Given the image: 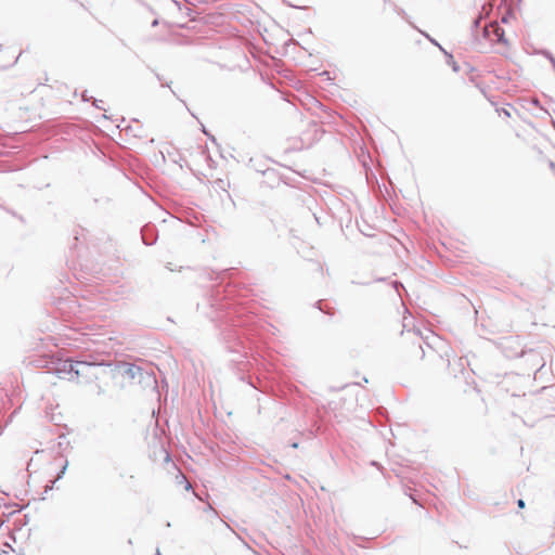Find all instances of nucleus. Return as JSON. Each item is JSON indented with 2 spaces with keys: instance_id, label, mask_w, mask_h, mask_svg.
<instances>
[{
  "instance_id": "ddd939ff",
  "label": "nucleus",
  "mask_w": 555,
  "mask_h": 555,
  "mask_svg": "<svg viewBox=\"0 0 555 555\" xmlns=\"http://www.w3.org/2000/svg\"><path fill=\"white\" fill-rule=\"evenodd\" d=\"M315 306H317V308H318L320 311H322V312H324V313H326V314H328V315H333V314H334V310H333V309H325V308L323 307V301H322V300L317 301Z\"/></svg>"
},
{
  "instance_id": "412c9836",
  "label": "nucleus",
  "mask_w": 555,
  "mask_h": 555,
  "mask_svg": "<svg viewBox=\"0 0 555 555\" xmlns=\"http://www.w3.org/2000/svg\"><path fill=\"white\" fill-rule=\"evenodd\" d=\"M158 25V20L155 18L153 22H152V27H156Z\"/></svg>"
},
{
  "instance_id": "0eeeda50",
  "label": "nucleus",
  "mask_w": 555,
  "mask_h": 555,
  "mask_svg": "<svg viewBox=\"0 0 555 555\" xmlns=\"http://www.w3.org/2000/svg\"><path fill=\"white\" fill-rule=\"evenodd\" d=\"M78 366V359H67L63 361L57 367V373H62L68 376V379L76 378V371Z\"/></svg>"
},
{
  "instance_id": "a878e982",
  "label": "nucleus",
  "mask_w": 555,
  "mask_h": 555,
  "mask_svg": "<svg viewBox=\"0 0 555 555\" xmlns=\"http://www.w3.org/2000/svg\"><path fill=\"white\" fill-rule=\"evenodd\" d=\"M420 349L422 350V357L425 354V351L423 350L422 346H420Z\"/></svg>"
},
{
  "instance_id": "f3484780",
  "label": "nucleus",
  "mask_w": 555,
  "mask_h": 555,
  "mask_svg": "<svg viewBox=\"0 0 555 555\" xmlns=\"http://www.w3.org/2000/svg\"><path fill=\"white\" fill-rule=\"evenodd\" d=\"M81 98H82V101H85V102H88V101H90V99H91V98H89V96L87 95V91H83V92H82Z\"/></svg>"
},
{
  "instance_id": "dca6fc26",
  "label": "nucleus",
  "mask_w": 555,
  "mask_h": 555,
  "mask_svg": "<svg viewBox=\"0 0 555 555\" xmlns=\"http://www.w3.org/2000/svg\"><path fill=\"white\" fill-rule=\"evenodd\" d=\"M96 393L98 395L104 393V388L101 385H96Z\"/></svg>"
},
{
  "instance_id": "5701e85b",
  "label": "nucleus",
  "mask_w": 555,
  "mask_h": 555,
  "mask_svg": "<svg viewBox=\"0 0 555 555\" xmlns=\"http://www.w3.org/2000/svg\"><path fill=\"white\" fill-rule=\"evenodd\" d=\"M155 76H156L157 80L162 81V76L159 74L155 73Z\"/></svg>"
},
{
  "instance_id": "f257e3e1",
  "label": "nucleus",
  "mask_w": 555,
  "mask_h": 555,
  "mask_svg": "<svg viewBox=\"0 0 555 555\" xmlns=\"http://www.w3.org/2000/svg\"><path fill=\"white\" fill-rule=\"evenodd\" d=\"M243 292H247V289H238V286L233 283L223 285L222 280L212 285L207 295L197 304V310L218 324L227 349L238 354V358L232 359L234 362H241V358L247 357L249 338L247 334H242L241 330L248 331L256 320V315L248 310L245 302L235 299L236 295L240 298L245 297Z\"/></svg>"
},
{
  "instance_id": "c756f323",
  "label": "nucleus",
  "mask_w": 555,
  "mask_h": 555,
  "mask_svg": "<svg viewBox=\"0 0 555 555\" xmlns=\"http://www.w3.org/2000/svg\"><path fill=\"white\" fill-rule=\"evenodd\" d=\"M156 555H160L159 548L156 550Z\"/></svg>"
},
{
  "instance_id": "f8f14e48",
  "label": "nucleus",
  "mask_w": 555,
  "mask_h": 555,
  "mask_svg": "<svg viewBox=\"0 0 555 555\" xmlns=\"http://www.w3.org/2000/svg\"><path fill=\"white\" fill-rule=\"evenodd\" d=\"M540 53L551 62V65H552V67L554 69V72H555V57H554V55L548 50H542Z\"/></svg>"
},
{
  "instance_id": "f03ea898",
  "label": "nucleus",
  "mask_w": 555,
  "mask_h": 555,
  "mask_svg": "<svg viewBox=\"0 0 555 555\" xmlns=\"http://www.w3.org/2000/svg\"><path fill=\"white\" fill-rule=\"evenodd\" d=\"M96 371H98V358L88 354L78 358V366L76 371V378H83L86 382L90 383L92 380H96Z\"/></svg>"
},
{
  "instance_id": "1a4fd4ad",
  "label": "nucleus",
  "mask_w": 555,
  "mask_h": 555,
  "mask_svg": "<svg viewBox=\"0 0 555 555\" xmlns=\"http://www.w3.org/2000/svg\"><path fill=\"white\" fill-rule=\"evenodd\" d=\"M67 461H65V463L61 466V469L60 472L56 474V478L54 480H51L49 483H47V486L44 487V491H43V494L48 493L49 491H51L53 488H54V485L57 480H60L65 472H66V468H67Z\"/></svg>"
},
{
  "instance_id": "39448f33",
  "label": "nucleus",
  "mask_w": 555,
  "mask_h": 555,
  "mask_svg": "<svg viewBox=\"0 0 555 555\" xmlns=\"http://www.w3.org/2000/svg\"><path fill=\"white\" fill-rule=\"evenodd\" d=\"M492 34L496 38L498 42L506 43L503 28L495 22L482 28V36L485 39H491Z\"/></svg>"
},
{
  "instance_id": "7ed1b4c3",
  "label": "nucleus",
  "mask_w": 555,
  "mask_h": 555,
  "mask_svg": "<svg viewBox=\"0 0 555 555\" xmlns=\"http://www.w3.org/2000/svg\"><path fill=\"white\" fill-rule=\"evenodd\" d=\"M142 375L141 366L128 362H117V377L122 376L130 380L139 378V382H141Z\"/></svg>"
},
{
  "instance_id": "b1692460",
  "label": "nucleus",
  "mask_w": 555,
  "mask_h": 555,
  "mask_svg": "<svg viewBox=\"0 0 555 555\" xmlns=\"http://www.w3.org/2000/svg\"><path fill=\"white\" fill-rule=\"evenodd\" d=\"M98 102H99V101H98V99H94V103H93V104H94V106H96L98 108H101V107L98 105Z\"/></svg>"
},
{
  "instance_id": "6ab92c4d",
  "label": "nucleus",
  "mask_w": 555,
  "mask_h": 555,
  "mask_svg": "<svg viewBox=\"0 0 555 555\" xmlns=\"http://www.w3.org/2000/svg\"><path fill=\"white\" fill-rule=\"evenodd\" d=\"M202 132L205 134V135H209V132L208 130L205 128L204 125H202Z\"/></svg>"
},
{
  "instance_id": "aec40b11",
  "label": "nucleus",
  "mask_w": 555,
  "mask_h": 555,
  "mask_svg": "<svg viewBox=\"0 0 555 555\" xmlns=\"http://www.w3.org/2000/svg\"><path fill=\"white\" fill-rule=\"evenodd\" d=\"M207 138H208L211 142L216 143V138H215L210 132H209V135H207Z\"/></svg>"
},
{
  "instance_id": "6e6552de",
  "label": "nucleus",
  "mask_w": 555,
  "mask_h": 555,
  "mask_svg": "<svg viewBox=\"0 0 555 555\" xmlns=\"http://www.w3.org/2000/svg\"><path fill=\"white\" fill-rule=\"evenodd\" d=\"M385 3H388L392 10L399 15L401 16L412 28H416V25L410 20V16L406 14V12L398 7L396 3L389 1V0H384Z\"/></svg>"
},
{
  "instance_id": "4468645a",
  "label": "nucleus",
  "mask_w": 555,
  "mask_h": 555,
  "mask_svg": "<svg viewBox=\"0 0 555 555\" xmlns=\"http://www.w3.org/2000/svg\"><path fill=\"white\" fill-rule=\"evenodd\" d=\"M481 20H482V17L479 16L473 21L472 31L475 37H477V34H475V31L480 27Z\"/></svg>"
},
{
  "instance_id": "9b49d317",
  "label": "nucleus",
  "mask_w": 555,
  "mask_h": 555,
  "mask_svg": "<svg viewBox=\"0 0 555 555\" xmlns=\"http://www.w3.org/2000/svg\"><path fill=\"white\" fill-rule=\"evenodd\" d=\"M417 31H420L431 44L438 47V49L440 51H442L444 48L435 39L433 38L429 34H427L426 31L424 30H421L417 26L415 28Z\"/></svg>"
},
{
  "instance_id": "9d476101",
  "label": "nucleus",
  "mask_w": 555,
  "mask_h": 555,
  "mask_svg": "<svg viewBox=\"0 0 555 555\" xmlns=\"http://www.w3.org/2000/svg\"><path fill=\"white\" fill-rule=\"evenodd\" d=\"M444 56H446V62L448 65H450L452 67V69L455 72V73H459L460 72V66L457 65V63L454 61V57L451 53H449L446 49H443L441 51Z\"/></svg>"
},
{
  "instance_id": "a211bd4d",
  "label": "nucleus",
  "mask_w": 555,
  "mask_h": 555,
  "mask_svg": "<svg viewBox=\"0 0 555 555\" xmlns=\"http://www.w3.org/2000/svg\"><path fill=\"white\" fill-rule=\"evenodd\" d=\"M517 506H518L519 508H524V507H525V501H524L522 499H519V500L517 501Z\"/></svg>"
},
{
  "instance_id": "2eb2a0df",
  "label": "nucleus",
  "mask_w": 555,
  "mask_h": 555,
  "mask_svg": "<svg viewBox=\"0 0 555 555\" xmlns=\"http://www.w3.org/2000/svg\"><path fill=\"white\" fill-rule=\"evenodd\" d=\"M512 15H513V13H512V12H507V13H505V14L502 16V18H501V22H502L503 24L508 23L509 17H511Z\"/></svg>"
},
{
  "instance_id": "20e7f679",
  "label": "nucleus",
  "mask_w": 555,
  "mask_h": 555,
  "mask_svg": "<svg viewBox=\"0 0 555 555\" xmlns=\"http://www.w3.org/2000/svg\"><path fill=\"white\" fill-rule=\"evenodd\" d=\"M117 378V362H105L98 359L96 379L101 378Z\"/></svg>"
},
{
  "instance_id": "4be33fe9",
  "label": "nucleus",
  "mask_w": 555,
  "mask_h": 555,
  "mask_svg": "<svg viewBox=\"0 0 555 555\" xmlns=\"http://www.w3.org/2000/svg\"><path fill=\"white\" fill-rule=\"evenodd\" d=\"M298 446H299V444H298V442H293V443H292V448H294V449H297V448H298Z\"/></svg>"
},
{
  "instance_id": "393cba45",
  "label": "nucleus",
  "mask_w": 555,
  "mask_h": 555,
  "mask_svg": "<svg viewBox=\"0 0 555 555\" xmlns=\"http://www.w3.org/2000/svg\"><path fill=\"white\" fill-rule=\"evenodd\" d=\"M552 169H555V164L553 162L550 163Z\"/></svg>"
},
{
  "instance_id": "423d86ee",
  "label": "nucleus",
  "mask_w": 555,
  "mask_h": 555,
  "mask_svg": "<svg viewBox=\"0 0 555 555\" xmlns=\"http://www.w3.org/2000/svg\"><path fill=\"white\" fill-rule=\"evenodd\" d=\"M141 237H142V242L146 246L154 245L156 243V241H157V237H158L156 227L154 224H151V223H147V224L143 225L142 229H141Z\"/></svg>"
},
{
  "instance_id": "c85d7f7f",
  "label": "nucleus",
  "mask_w": 555,
  "mask_h": 555,
  "mask_svg": "<svg viewBox=\"0 0 555 555\" xmlns=\"http://www.w3.org/2000/svg\"><path fill=\"white\" fill-rule=\"evenodd\" d=\"M126 130H127V131H130V130H131V126H128V127L126 128Z\"/></svg>"
},
{
  "instance_id": "bb28decb",
  "label": "nucleus",
  "mask_w": 555,
  "mask_h": 555,
  "mask_svg": "<svg viewBox=\"0 0 555 555\" xmlns=\"http://www.w3.org/2000/svg\"><path fill=\"white\" fill-rule=\"evenodd\" d=\"M191 488L190 483H186L185 489L189 490Z\"/></svg>"
},
{
  "instance_id": "cd10ccee",
  "label": "nucleus",
  "mask_w": 555,
  "mask_h": 555,
  "mask_svg": "<svg viewBox=\"0 0 555 555\" xmlns=\"http://www.w3.org/2000/svg\"><path fill=\"white\" fill-rule=\"evenodd\" d=\"M503 111H504V115L509 116V113L506 109H503Z\"/></svg>"
}]
</instances>
